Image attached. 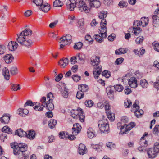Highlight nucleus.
Listing matches in <instances>:
<instances>
[{"label": "nucleus", "instance_id": "obj_13", "mask_svg": "<svg viewBox=\"0 0 159 159\" xmlns=\"http://www.w3.org/2000/svg\"><path fill=\"white\" fill-rule=\"evenodd\" d=\"M82 109L80 108H78L77 110L72 109L70 112L71 116L74 118H77L79 113H81Z\"/></svg>", "mask_w": 159, "mask_h": 159}, {"label": "nucleus", "instance_id": "obj_32", "mask_svg": "<svg viewBox=\"0 0 159 159\" xmlns=\"http://www.w3.org/2000/svg\"><path fill=\"white\" fill-rule=\"evenodd\" d=\"M57 123V122L56 120L51 119L49 122L48 126L51 129H52L55 128Z\"/></svg>", "mask_w": 159, "mask_h": 159}, {"label": "nucleus", "instance_id": "obj_31", "mask_svg": "<svg viewBox=\"0 0 159 159\" xmlns=\"http://www.w3.org/2000/svg\"><path fill=\"white\" fill-rule=\"evenodd\" d=\"M24 147L23 148H20L19 149V152L17 154L18 155H24V153H25V152L26 151L27 148V146L24 145Z\"/></svg>", "mask_w": 159, "mask_h": 159}, {"label": "nucleus", "instance_id": "obj_40", "mask_svg": "<svg viewBox=\"0 0 159 159\" xmlns=\"http://www.w3.org/2000/svg\"><path fill=\"white\" fill-rule=\"evenodd\" d=\"M63 5V2L59 0H56L53 2V6L55 7H61Z\"/></svg>", "mask_w": 159, "mask_h": 159}, {"label": "nucleus", "instance_id": "obj_11", "mask_svg": "<svg viewBox=\"0 0 159 159\" xmlns=\"http://www.w3.org/2000/svg\"><path fill=\"white\" fill-rule=\"evenodd\" d=\"M132 128V125H124L123 126H121L120 128L121 132L124 134H126L127 132L130 130Z\"/></svg>", "mask_w": 159, "mask_h": 159}, {"label": "nucleus", "instance_id": "obj_64", "mask_svg": "<svg viewBox=\"0 0 159 159\" xmlns=\"http://www.w3.org/2000/svg\"><path fill=\"white\" fill-rule=\"evenodd\" d=\"M154 48L155 51L159 52V43H154Z\"/></svg>", "mask_w": 159, "mask_h": 159}, {"label": "nucleus", "instance_id": "obj_33", "mask_svg": "<svg viewBox=\"0 0 159 159\" xmlns=\"http://www.w3.org/2000/svg\"><path fill=\"white\" fill-rule=\"evenodd\" d=\"M106 113L108 119L111 121H114L115 119L114 114H112L109 110L107 111Z\"/></svg>", "mask_w": 159, "mask_h": 159}, {"label": "nucleus", "instance_id": "obj_35", "mask_svg": "<svg viewBox=\"0 0 159 159\" xmlns=\"http://www.w3.org/2000/svg\"><path fill=\"white\" fill-rule=\"evenodd\" d=\"M83 45V44L82 42H79L75 43L74 46V48L76 50H80L82 48Z\"/></svg>", "mask_w": 159, "mask_h": 159}, {"label": "nucleus", "instance_id": "obj_25", "mask_svg": "<svg viewBox=\"0 0 159 159\" xmlns=\"http://www.w3.org/2000/svg\"><path fill=\"white\" fill-rule=\"evenodd\" d=\"M53 101H52L51 99H49L46 102V107L48 110L52 111L54 108V105L52 103Z\"/></svg>", "mask_w": 159, "mask_h": 159}, {"label": "nucleus", "instance_id": "obj_27", "mask_svg": "<svg viewBox=\"0 0 159 159\" xmlns=\"http://www.w3.org/2000/svg\"><path fill=\"white\" fill-rule=\"evenodd\" d=\"M35 132L34 131L30 130L28 131V134L26 133V136L25 137L30 139H33L35 137Z\"/></svg>", "mask_w": 159, "mask_h": 159}, {"label": "nucleus", "instance_id": "obj_24", "mask_svg": "<svg viewBox=\"0 0 159 159\" xmlns=\"http://www.w3.org/2000/svg\"><path fill=\"white\" fill-rule=\"evenodd\" d=\"M2 75L7 80L10 78V74L8 69L6 67L2 69Z\"/></svg>", "mask_w": 159, "mask_h": 159}, {"label": "nucleus", "instance_id": "obj_54", "mask_svg": "<svg viewBox=\"0 0 159 159\" xmlns=\"http://www.w3.org/2000/svg\"><path fill=\"white\" fill-rule=\"evenodd\" d=\"M145 50L142 49L140 51H138L137 50H134V52L136 54H137L139 56H140V55H143L145 52Z\"/></svg>", "mask_w": 159, "mask_h": 159}, {"label": "nucleus", "instance_id": "obj_12", "mask_svg": "<svg viewBox=\"0 0 159 159\" xmlns=\"http://www.w3.org/2000/svg\"><path fill=\"white\" fill-rule=\"evenodd\" d=\"M90 9L92 7L98 8L101 5V3L99 1L97 0H89Z\"/></svg>", "mask_w": 159, "mask_h": 159}, {"label": "nucleus", "instance_id": "obj_55", "mask_svg": "<svg viewBox=\"0 0 159 159\" xmlns=\"http://www.w3.org/2000/svg\"><path fill=\"white\" fill-rule=\"evenodd\" d=\"M106 146L108 148L112 149L114 148L115 147V144L112 142H108L107 143Z\"/></svg>", "mask_w": 159, "mask_h": 159}, {"label": "nucleus", "instance_id": "obj_34", "mask_svg": "<svg viewBox=\"0 0 159 159\" xmlns=\"http://www.w3.org/2000/svg\"><path fill=\"white\" fill-rule=\"evenodd\" d=\"M19 111H21L23 112L22 114H21L20 112V113H19V114L20 116L22 117H25L29 113L28 110L26 109H22L20 108L19 109Z\"/></svg>", "mask_w": 159, "mask_h": 159}, {"label": "nucleus", "instance_id": "obj_48", "mask_svg": "<svg viewBox=\"0 0 159 159\" xmlns=\"http://www.w3.org/2000/svg\"><path fill=\"white\" fill-rule=\"evenodd\" d=\"M84 95V94L83 92L79 90L77 93L76 97L78 99H80L83 98Z\"/></svg>", "mask_w": 159, "mask_h": 159}, {"label": "nucleus", "instance_id": "obj_38", "mask_svg": "<svg viewBox=\"0 0 159 159\" xmlns=\"http://www.w3.org/2000/svg\"><path fill=\"white\" fill-rule=\"evenodd\" d=\"M10 71L12 75H16L18 73L17 68L16 66L12 67L10 69Z\"/></svg>", "mask_w": 159, "mask_h": 159}, {"label": "nucleus", "instance_id": "obj_53", "mask_svg": "<svg viewBox=\"0 0 159 159\" xmlns=\"http://www.w3.org/2000/svg\"><path fill=\"white\" fill-rule=\"evenodd\" d=\"M72 39L71 36L69 34L63 36V37L60 38V40H71Z\"/></svg>", "mask_w": 159, "mask_h": 159}, {"label": "nucleus", "instance_id": "obj_17", "mask_svg": "<svg viewBox=\"0 0 159 159\" xmlns=\"http://www.w3.org/2000/svg\"><path fill=\"white\" fill-rule=\"evenodd\" d=\"M91 64L93 66L98 65L100 62V58L96 56H93L91 58Z\"/></svg>", "mask_w": 159, "mask_h": 159}, {"label": "nucleus", "instance_id": "obj_4", "mask_svg": "<svg viewBox=\"0 0 159 159\" xmlns=\"http://www.w3.org/2000/svg\"><path fill=\"white\" fill-rule=\"evenodd\" d=\"M98 125L101 132L108 133L109 131V126L108 120L107 119L99 120L98 122Z\"/></svg>", "mask_w": 159, "mask_h": 159}, {"label": "nucleus", "instance_id": "obj_5", "mask_svg": "<svg viewBox=\"0 0 159 159\" xmlns=\"http://www.w3.org/2000/svg\"><path fill=\"white\" fill-rule=\"evenodd\" d=\"M32 34V31L29 28H26L22 31L19 34H17V38L16 40H25L28 39L29 36L31 35Z\"/></svg>", "mask_w": 159, "mask_h": 159}, {"label": "nucleus", "instance_id": "obj_61", "mask_svg": "<svg viewBox=\"0 0 159 159\" xmlns=\"http://www.w3.org/2000/svg\"><path fill=\"white\" fill-rule=\"evenodd\" d=\"M104 103L105 105L104 106H105V110L106 111V112L107 111L110 110V106L109 105V104L108 102L107 101H105L104 102Z\"/></svg>", "mask_w": 159, "mask_h": 159}, {"label": "nucleus", "instance_id": "obj_15", "mask_svg": "<svg viewBox=\"0 0 159 159\" xmlns=\"http://www.w3.org/2000/svg\"><path fill=\"white\" fill-rule=\"evenodd\" d=\"M147 154L149 158H153L156 157L158 153L153 148H150L148 150Z\"/></svg>", "mask_w": 159, "mask_h": 159}, {"label": "nucleus", "instance_id": "obj_47", "mask_svg": "<svg viewBox=\"0 0 159 159\" xmlns=\"http://www.w3.org/2000/svg\"><path fill=\"white\" fill-rule=\"evenodd\" d=\"M93 104V102L91 100H87L85 102V105L88 107H92Z\"/></svg>", "mask_w": 159, "mask_h": 159}, {"label": "nucleus", "instance_id": "obj_21", "mask_svg": "<svg viewBox=\"0 0 159 159\" xmlns=\"http://www.w3.org/2000/svg\"><path fill=\"white\" fill-rule=\"evenodd\" d=\"M9 115L8 114H5L2 117L0 118L1 122L2 123L5 124L8 123L10 119Z\"/></svg>", "mask_w": 159, "mask_h": 159}, {"label": "nucleus", "instance_id": "obj_45", "mask_svg": "<svg viewBox=\"0 0 159 159\" xmlns=\"http://www.w3.org/2000/svg\"><path fill=\"white\" fill-rule=\"evenodd\" d=\"M78 117L79 118V120L80 121L82 122H84V120L85 116L82 109V113H79L78 116Z\"/></svg>", "mask_w": 159, "mask_h": 159}, {"label": "nucleus", "instance_id": "obj_62", "mask_svg": "<svg viewBox=\"0 0 159 159\" xmlns=\"http://www.w3.org/2000/svg\"><path fill=\"white\" fill-rule=\"evenodd\" d=\"M72 79L75 82H77L80 80V77L76 75L73 76Z\"/></svg>", "mask_w": 159, "mask_h": 159}, {"label": "nucleus", "instance_id": "obj_36", "mask_svg": "<svg viewBox=\"0 0 159 159\" xmlns=\"http://www.w3.org/2000/svg\"><path fill=\"white\" fill-rule=\"evenodd\" d=\"M44 107V106H43V104H41L39 103L37 105L35 106L34 108V109L36 111H40L43 110Z\"/></svg>", "mask_w": 159, "mask_h": 159}, {"label": "nucleus", "instance_id": "obj_58", "mask_svg": "<svg viewBox=\"0 0 159 159\" xmlns=\"http://www.w3.org/2000/svg\"><path fill=\"white\" fill-rule=\"evenodd\" d=\"M127 3L126 2L123 1H120L119 2L118 5L120 7L123 8L124 7H126L127 5Z\"/></svg>", "mask_w": 159, "mask_h": 159}, {"label": "nucleus", "instance_id": "obj_50", "mask_svg": "<svg viewBox=\"0 0 159 159\" xmlns=\"http://www.w3.org/2000/svg\"><path fill=\"white\" fill-rule=\"evenodd\" d=\"M125 107L126 108H129L132 105V102L131 100L127 99L126 101L125 102Z\"/></svg>", "mask_w": 159, "mask_h": 159}, {"label": "nucleus", "instance_id": "obj_2", "mask_svg": "<svg viewBox=\"0 0 159 159\" xmlns=\"http://www.w3.org/2000/svg\"><path fill=\"white\" fill-rule=\"evenodd\" d=\"M141 22L139 20H136L134 21L133 25V29L134 31V34L137 35L141 30L140 26H142L143 27L146 26L148 23L149 19L148 17H143L141 19Z\"/></svg>", "mask_w": 159, "mask_h": 159}, {"label": "nucleus", "instance_id": "obj_44", "mask_svg": "<svg viewBox=\"0 0 159 159\" xmlns=\"http://www.w3.org/2000/svg\"><path fill=\"white\" fill-rule=\"evenodd\" d=\"M69 136V134L67 132H61L59 134V137L61 139L67 138Z\"/></svg>", "mask_w": 159, "mask_h": 159}, {"label": "nucleus", "instance_id": "obj_6", "mask_svg": "<svg viewBox=\"0 0 159 159\" xmlns=\"http://www.w3.org/2000/svg\"><path fill=\"white\" fill-rule=\"evenodd\" d=\"M139 101L136 100L133 104L131 111L134 112L135 116L137 117H139L143 113V111L139 109V106L138 105Z\"/></svg>", "mask_w": 159, "mask_h": 159}, {"label": "nucleus", "instance_id": "obj_9", "mask_svg": "<svg viewBox=\"0 0 159 159\" xmlns=\"http://www.w3.org/2000/svg\"><path fill=\"white\" fill-rule=\"evenodd\" d=\"M18 46L16 41H11L7 45V48L10 51H13L15 50Z\"/></svg>", "mask_w": 159, "mask_h": 159}, {"label": "nucleus", "instance_id": "obj_43", "mask_svg": "<svg viewBox=\"0 0 159 159\" xmlns=\"http://www.w3.org/2000/svg\"><path fill=\"white\" fill-rule=\"evenodd\" d=\"M114 88L116 91L119 92L122 91L124 89L123 86L120 84L115 85Z\"/></svg>", "mask_w": 159, "mask_h": 159}, {"label": "nucleus", "instance_id": "obj_37", "mask_svg": "<svg viewBox=\"0 0 159 159\" xmlns=\"http://www.w3.org/2000/svg\"><path fill=\"white\" fill-rule=\"evenodd\" d=\"M148 82L145 79L141 80L140 81V85L143 88H147L148 86Z\"/></svg>", "mask_w": 159, "mask_h": 159}, {"label": "nucleus", "instance_id": "obj_60", "mask_svg": "<svg viewBox=\"0 0 159 159\" xmlns=\"http://www.w3.org/2000/svg\"><path fill=\"white\" fill-rule=\"evenodd\" d=\"M153 149L155 151L157 152L158 153L159 152V143H156L154 144Z\"/></svg>", "mask_w": 159, "mask_h": 159}, {"label": "nucleus", "instance_id": "obj_20", "mask_svg": "<svg viewBox=\"0 0 159 159\" xmlns=\"http://www.w3.org/2000/svg\"><path fill=\"white\" fill-rule=\"evenodd\" d=\"M68 59L67 58H65L61 59L58 62L59 65L61 68L65 67L68 63Z\"/></svg>", "mask_w": 159, "mask_h": 159}, {"label": "nucleus", "instance_id": "obj_18", "mask_svg": "<svg viewBox=\"0 0 159 159\" xmlns=\"http://www.w3.org/2000/svg\"><path fill=\"white\" fill-rule=\"evenodd\" d=\"M102 66H99L97 68H94L93 74L94 78L97 79L102 72Z\"/></svg>", "mask_w": 159, "mask_h": 159}, {"label": "nucleus", "instance_id": "obj_49", "mask_svg": "<svg viewBox=\"0 0 159 159\" xmlns=\"http://www.w3.org/2000/svg\"><path fill=\"white\" fill-rule=\"evenodd\" d=\"M31 2L35 3L37 6H40L43 3V0H31Z\"/></svg>", "mask_w": 159, "mask_h": 159}, {"label": "nucleus", "instance_id": "obj_30", "mask_svg": "<svg viewBox=\"0 0 159 159\" xmlns=\"http://www.w3.org/2000/svg\"><path fill=\"white\" fill-rule=\"evenodd\" d=\"M78 89L84 93V92H86L89 89L88 86L86 85L81 84L79 85Z\"/></svg>", "mask_w": 159, "mask_h": 159}, {"label": "nucleus", "instance_id": "obj_16", "mask_svg": "<svg viewBox=\"0 0 159 159\" xmlns=\"http://www.w3.org/2000/svg\"><path fill=\"white\" fill-rule=\"evenodd\" d=\"M129 84L131 88H136L138 85L136 79L134 77L130 78L129 81Z\"/></svg>", "mask_w": 159, "mask_h": 159}, {"label": "nucleus", "instance_id": "obj_57", "mask_svg": "<svg viewBox=\"0 0 159 159\" xmlns=\"http://www.w3.org/2000/svg\"><path fill=\"white\" fill-rule=\"evenodd\" d=\"M153 23L156 24L159 22V17L157 15H154L152 16Z\"/></svg>", "mask_w": 159, "mask_h": 159}, {"label": "nucleus", "instance_id": "obj_63", "mask_svg": "<svg viewBox=\"0 0 159 159\" xmlns=\"http://www.w3.org/2000/svg\"><path fill=\"white\" fill-rule=\"evenodd\" d=\"M62 77V74L61 73H60L58 74V75L56 77L55 80L57 82H58L61 80Z\"/></svg>", "mask_w": 159, "mask_h": 159}, {"label": "nucleus", "instance_id": "obj_22", "mask_svg": "<svg viewBox=\"0 0 159 159\" xmlns=\"http://www.w3.org/2000/svg\"><path fill=\"white\" fill-rule=\"evenodd\" d=\"M18 42L22 45L27 47L30 46L33 43L32 40H18Z\"/></svg>", "mask_w": 159, "mask_h": 159}, {"label": "nucleus", "instance_id": "obj_46", "mask_svg": "<svg viewBox=\"0 0 159 159\" xmlns=\"http://www.w3.org/2000/svg\"><path fill=\"white\" fill-rule=\"evenodd\" d=\"M153 133L155 135L159 136V125H156L153 129Z\"/></svg>", "mask_w": 159, "mask_h": 159}, {"label": "nucleus", "instance_id": "obj_56", "mask_svg": "<svg viewBox=\"0 0 159 159\" xmlns=\"http://www.w3.org/2000/svg\"><path fill=\"white\" fill-rule=\"evenodd\" d=\"M35 103H33L32 101L30 100H27L26 102L25 103L24 105L25 107L28 106H34L35 105Z\"/></svg>", "mask_w": 159, "mask_h": 159}, {"label": "nucleus", "instance_id": "obj_10", "mask_svg": "<svg viewBox=\"0 0 159 159\" xmlns=\"http://www.w3.org/2000/svg\"><path fill=\"white\" fill-rule=\"evenodd\" d=\"M81 127L78 123H75L73 125L72 128L73 130V134L76 135L80 133L81 130Z\"/></svg>", "mask_w": 159, "mask_h": 159}, {"label": "nucleus", "instance_id": "obj_1", "mask_svg": "<svg viewBox=\"0 0 159 159\" xmlns=\"http://www.w3.org/2000/svg\"><path fill=\"white\" fill-rule=\"evenodd\" d=\"M107 12L102 11V12L98 14V17L102 19L100 23L101 29L99 30L101 33V35L95 34L94 37L95 40H103L104 39L107 37V22L106 19H104L107 16Z\"/></svg>", "mask_w": 159, "mask_h": 159}, {"label": "nucleus", "instance_id": "obj_7", "mask_svg": "<svg viewBox=\"0 0 159 159\" xmlns=\"http://www.w3.org/2000/svg\"><path fill=\"white\" fill-rule=\"evenodd\" d=\"M148 135L147 133L145 132L144 134L140 139L139 142L140 146L138 148L139 151H146V147L148 146L147 141L144 139L145 138V136H147Z\"/></svg>", "mask_w": 159, "mask_h": 159}, {"label": "nucleus", "instance_id": "obj_26", "mask_svg": "<svg viewBox=\"0 0 159 159\" xmlns=\"http://www.w3.org/2000/svg\"><path fill=\"white\" fill-rule=\"evenodd\" d=\"M128 49L126 48H121L115 50V54L116 55H120L127 53Z\"/></svg>", "mask_w": 159, "mask_h": 159}, {"label": "nucleus", "instance_id": "obj_14", "mask_svg": "<svg viewBox=\"0 0 159 159\" xmlns=\"http://www.w3.org/2000/svg\"><path fill=\"white\" fill-rule=\"evenodd\" d=\"M50 9V5L46 2H43L40 7V10L44 12H47Z\"/></svg>", "mask_w": 159, "mask_h": 159}, {"label": "nucleus", "instance_id": "obj_41", "mask_svg": "<svg viewBox=\"0 0 159 159\" xmlns=\"http://www.w3.org/2000/svg\"><path fill=\"white\" fill-rule=\"evenodd\" d=\"M92 148L98 151H101L102 149V146L99 144H92L91 145Z\"/></svg>", "mask_w": 159, "mask_h": 159}, {"label": "nucleus", "instance_id": "obj_51", "mask_svg": "<svg viewBox=\"0 0 159 159\" xmlns=\"http://www.w3.org/2000/svg\"><path fill=\"white\" fill-rule=\"evenodd\" d=\"M72 43V40H60L59 43L66 46L69 45Z\"/></svg>", "mask_w": 159, "mask_h": 159}, {"label": "nucleus", "instance_id": "obj_23", "mask_svg": "<svg viewBox=\"0 0 159 159\" xmlns=\"http://www.w3.org/2000/svg\"><path fill=\"white\" fill-rule=\"evenodd\" d=\"M5 62L9 64L10 63L13 59V57L11 54H7L6 55L3 57Z\"/></svg>", "mask_w": 159, "mask_h": 159}, {"label": "nucleus", "instance_id": "obj_59", "mask_svg": "<svg viewBox=\"0 0 159 159\" xmlns=\"http://www.w3.org/2000/svg\"><path fill=\"white\" fill-rule=\"evenodd\" d=\"M124 59L122 57L117 58L115 61V64L119 65L121 64L123 61Z\"/></svg>", "mask_w": 159, "mask_h": 159}, {"label": "nucleus", "instance_id": "obj_3", "mask_svg": "<svg viewBox=\"0 0 159 159\" xmlns=\"http://www.w3.org/2000/svg\"><path fill=\"white\" fill-rule=\"evenodd\" d=\"M89 4L90 3L89 0H80L76 2V6L80 11H84L87 13L90 11V7Z\"/></svg>", "mask_w": 159, "mask_h": 159}, {"label": "nucleus", "instance_id": "obj_42", "mask_svg": "<svg viewBox=\"0 0 159 159\" xmlns=\"http://www.w3.org/2000/svg\"><path fill=\"white\" fill-rule=\"evenodd\" d=\"M77 58L78 60L81 61V63L84 62V54L79 53L77 54Z\"/></svg>", "mask_w": 159, "mask_h": 159}, {"label": "nucleus", "instance_id": "obj_8", "mask_svg": "<svg viewBox=\"0 0 159 159\" xmlns=\"http://www.w3.org/2000/svg\"><path fill=\"white\" fill-rule=\"evenodd\" d=\"M17 143H11V148H13V153L15 155H17L18 153L19 152V149L20 148H23L24 146V145H26L25 143H19L18 145H17Z\"/></svg>", "mask_w": 159, "mask_h": 159}, {"label": "nucleus", "instance_id": "obj_39", "mask_svg": "<svg viewBox=\"0 0 159 159\" xmlns=\"http://www.w3.org/2000/svg\"><path fill=\"white\" fill-rule=\"evenodd\" d=\"M20 86L19 84H11V90H13L14 91H16L20 89Z\"/></svg>", "mask_w": 159, "mask_h": 159}, {"label": "nucleus", "instance_id": "obj_19", "mask_svg": "<svg viewBox=\"0 0 159 159\" xmlns=\"http://www.w3.org/2000/svg\"><path fill=\"white\" fill-rule=\"evenodd\" d=\"M78 151L80 154L82 155L87 153V149L85 146L83 144H80L79 146Z\"/></svg>", "mask_w": 159, "mask_h": 159}, {"label": "nucleus", "instance_id": "obj_28", "mask_svg": "<svg viewBox=\"0 0 159 159\" xmlns=\"http://www.w3.org/2000/svg\"><path fill=\"white\" fill-rule=\"evenodd\" d=\"M15 134L20 137H25L26 136V132L21 129H19L16 130Z\"/></svg>", "mask_w": 159, "mask_h": 159}, {"label": "nucleus", "instance_id": "obj_29", "mask_svg": "<svg viewBox=\"0 0 159 159\" xmlns=\"http://www.w3.org/2000/svg\"><path fill=\"white\" fill-rule=\"evenodd\" d=\"M67 8L70 11L73 10L74 8L76 6V2H75L73 0L72 2L70 1L69 3H68L67 4Z\"/></svg>", "mask_w": 159, "mask_h": 159}, {"label": "nucleus", "instance_id": "obj_52", "mask_svg": "<svg viewBox=\"0 0 159 159\" xmlns=\"http://www.w3.org/2000/svg\"><path fill=\"white\" fill-rule=\"evenodd\" d=\"M102 75L103 76L107 78L111 76L110 72L109 71L106 70L103 71L102 73Z\"/></svg>", "mask_w": 159, "mask_h": 159}]
</instances>
